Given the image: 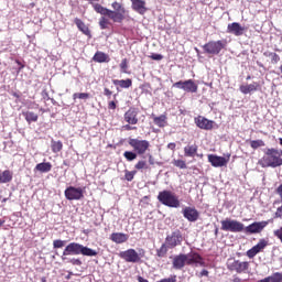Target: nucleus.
<instances>
[{
  "mask_svg": "<svg viewBox=\"0 0 282 282\" xmlns=\"http://www.w3.org/2000/svg\"><path fill=\"white\" fill-rule=\"evenodd\" d=\"M95 12L101 17H108L112 23H122L127 19L129 11L124 8L123 3L115 1L111 3V9L102 7V4H93Z\"/></svg>",
  "mask_w": 282,
  "mask_h": 282,
  "instance_id": "1",
  "label": "nucleus"
},
{
  "mask_svg": "<svg viewBox=\"0 0 282 282\" xmlns=\"http://www.w3.org/2000/svg\"><path fill=\"white\" fill-rule=\"evenodd\" d=\"M262 169H276L282 166V150L269 148L264 155L258 161Z\"/></svg>",
  "mask_w": 282,
  "mask_h": 282,
  "instance_id": "2",
  "label": "nucleus"
},
{
  "mask_svg": "<svg viewBox=\"0 0 282 282\" xmlns=\"http://www.w3.org/2000/svg\"><path fill=\"white\" fill-rule=\"evenodd\" d=\"M69 254H83L84 257H97L98 251L91 248L85 247L78 242H70L65 247L63 251L62 261H65L67 259L65 257H69Z\"/></svg>",
  "mask_w": 282,
  "mask_h": 282,
  "instance_id": "3",
  "label": "nucleus"
},
{
  "mask_svg": "<svg viewBox=\"0 0 282 282\" xmlns=\"http://www.w3.org/2000/svg\"><path fill=\"white\" fill-rule=\"evenodd\" d=\"M158 199L160 204H163V206H167V208H180L181 203L180 198L175 193L171 191H162L158 195Z\"/></svg>",
  "mask_w": 282,
  "mask_h": 282,
  "instance_id": "4",
  "label": "nucleus"
},
{
  "mask_svg": "<svg viewBox=\"0 0 282 282\" xmlns=\"http://www.w3.org/2000/svg\"><path fill=\"white\" fill-rule=\"evenodd\" d=\"M145 254L147 251L144 249H139V252L135 251V249H128L126 251H121L119 257L127 263H140Z\"/></svg>",
  "mask_w": 282,
  "mask_h": 282,
  "instance_id": "5",
  "label": "nucleus"
},
{
  "mask_svg": "<svg viewBox=\"0 0 282 282\" xmlns=\"http://www.w3.org/2000/svg\"><path fill=\"white\" fill-rule=\"evenodd\" d=\"M226 47V41H209L203 46L204 53L210 56H217L221 53V50Z\"/></svg>",
  "mask_w": 282,
  "mask_h": 282,
  "instance_id": "6",
  "label": "nucleus"
},
{
  "mask_svg": "<svg viewBox=\"0 0 282 282\" xmlns=\"http://www.w3.org/2000/svg\"><path fill=\"white\" fill-rule=\"evenodd\" d=\"M221 230L225 232H243L245 226L241 221L227 218L220 221Z\"/></svg>",
  "mask_w": 282,
  "mask_h": 282,
  "instance_id": "7",
  "label": "nucleus"
},
{
  "mask_svg": "<svg viewBox=\"0 0 282 282\" xmlns=\"http://www.w3.org/2000/svg\"><path fill=\"white\" fill-rule=\"evenodd\" d=\"M227 269L230 272H237V274H246L250 270V262L241 260H229Z\"/></svg>",
  "mask_w": 282,
  "mask_h": 282,
  "instance_id": "8",
  "label": "nucleus"
},
{
  "mask_svg": "<svg viewBox=\"0 0 282 282\" xmlns=\"http://www.w3.org/2000/svg\"><path fill=\"white\" fill-rule=\"evenodd\" d=\"M128 144L135 151L137 155H144L151 148V143L148 140L140 139H129Z\"/></svg>",
  "mask_w": 282,
  "mask_h": 282,
  "instance_id": "9",
  "label": "nucleus"
},
{
  "mask_svg": "<svg viewBox=\"0 0 282 282\" xmlns=\"http://www.w3.org/2000/svg\"><path fill=\"white\" fill-rule=\"evenodd\" d=\"M64 195L68 202H78L85 197V192L83 187L69 186L65 189Z\"/></svg>",
  "mask_w": 282,
  "mask_h": 282,
  "instance_id": "10",
  "label": "nucleus"
},
{
  "mask_svg": "<svg viewBox=\"0 0 282 282\" xmlns=\"http://www.w3.org/2000/svg\"><path fill=\"white\" fill-rule=\"evenodd\" d=\"M183 241L184 237L182 236V231H180V229H176L165 238V243L170 249L177 248V246H182Z\"/></svg>",
  "mask_w": 282,
  "mask_h": 282,
  "instance_id": "11",
  "label": "nucleus"
},
{
  "mask_svg": "<svg viewBox=\"0 0 282 282\" xmlns=\"http://www.w3.org/2000/svg\"><path fill=\"white\" fill-rule=\"evenodd\" d=\"M173 87L176 89H183V91H186L187 94H197V89H199V86H197L193 79L176 82L173 84Z\"/></svg>",
  "mask_w": 282,
  "mask_h": 282,
  "instance_id": "12",
  "label": "nucleus"
},
{
  "mask_svg": "<svg viewBox=\"0 0 282 282\" xmlns=\"http://www.w3.org/2000/svg\"><path fill=\"white\" fill-rule=\"evenodd\" d=\"M194 122L198 129H203L204 131H213L215 127V121L207 119L206 117L198 116L194 118Z\"/></svg>",
  "mask_w": 282,
  "mask_h": 282,
  "instance_id": "13",
  "label": "nucleus"
},
{
  "mask_svg": "<svg viewBox=\"0 0 282 282\" xmlns=\"http://www.w3.org/2000/svg\"><path fill=\"white\" fill-rule=\"evenodd\" d=\"M268 224V221H254L251 225L245 227L243 230L247 235H257L259 232H262L263 228H265Z\"/></svg>",
  "mask_w": 282,
  "mask_h": 282,
  "instance_id": "14",
  "label": "nucleus"
},
{
  "mask_svg": "<svg viewBox=\"0 0 282 282\" xmlns=\"http://www.w3.org/2000/svg\"><path fill=\"white\" fill-rule=\"evenodd\" d=\"M185 263L186 265H206V262H204V258H202V256L197 252H191L185 254Z\"/></svg>",
  "mask_w": 282,
  "mask_h": 282,
  "instance_id": "15",
  "label": "nucleus"
},
{
  "mask_svg": "<svg viewBox=\"0 0 282 282\" xmlns=\"http://www.w3.org/2000/svg\"><path fill=\"white\" fill-rule=\"evenodd\" d=\"M183 217L187 219V221L195 223L199 219V212L195 207H185L182 210Z\"/></svg>",
  "mask_w": 282,
  "mask_h": 282,
  "instance_id": "16",
  "label": "nucleus"
},
{
  "mask_svg": "<svg viewBox=\"0 0 282 282\" xmlns=\"http://www.w3.org/2000/svg\"><path fill=\"white\" fill-rule=\"evenodd\" d=\"M208 162L214 166L215 169H219L221 166H226L228 164L229 159H226L224 156H218L217 154H208Z\"/></svg>",
  "mask_w": 282,
  "mask_h": 282,
  "instance_id": "17",
  "label": "nucleus"
},
{
  "mask_svg": "<svg viewBox=\"0 0 282 282\" xmlns=\"http://www.w3.org/2000/svg\"><path fill=\"white\" fill-rule=\"evenodd\" d=\"M243 32H246V28L241 26L239 22H232L227 25L228 34H234V36H243Z\"/></svg>",
  "mask_w": 282,
  "mask_h": 282,
  "instance_id": "18",
  "label": "nucleus"
},
{
  "mask_svg": "<svg viewBox=\"0 0 282 282\" xmlns=\"http://www.w3.org/2000/svg\"><path fill=\"white\" fill-rule=\"evenodd\" d=\"M123 120L128 124H138V122L140 121L138 119V109L137 108H130L129 110H127L123 115Z\"/></svg>",
  "mask_w": 282,
  "mask_h": 282,
  "instance_id": "19",
  "label": "nucleus"
},
{
  "mask_svg": "<svg viewBox=\"0 0 282 282\" xmlns=\"http://www.w3.org/2000/svg\"><path fill=\"white\" fill-rule=\"evenodd\" d=\"M172 265L174 270H182V268L186 265V254L180 253L178 256H175L173 258Z\"/></svg>",
  "mask_w": 282,
  "mask_h": 282,
  "instance_id": "20",
  "label": "nucleus"
},
{
  "mask_svg": "<svg viewBox=\"0 0 282 282\" xmlns=\"http://www.w3.org/2000/svg\"><path fill=\"white\" fill-rule=\"evenodd\" d=\"M132 3V10L139 14H144L147 12V1L144 0H130Z\"/></svg>",
  "mask_w": 282,
  "mask_h": 282,
  "instance_id": "21",
  "label": "nucleus"
},
{
  "mask_svg": "<svg viewBox=\"0 0 282 282\" xmlns=\"http://www.w3.org/2000/svg\"><path fill=\"white\" fill-rule=\"evenodd\" d=\"M75 25H77V29L79 32L84 33L85 36H88V39H91V30H89V26L83 22V20L75 18L74 20Z\"/></svg>",
  "mask_w": 282,
  "mask_h": 282,
  "instance_id": "22",
  "label": "nucleus"
},
{
  "mask_svg": "<svg viewBox=\"0 0 282 282\" xmlns=\"http://www.w3.org/2000/svg\"><path fill=\"white\" fill-rule=\"evenodd\" d=\"M110 240H112L113 243H127V241H129V235L123 232H112L110 235Z\"/></svg>",
  "mask_w": 282,
  "mask_h": 282,
  "instance_id": "23",
  "label": "nucleus"
},
{
  "mask_svg": "<svg viewBox=\"0 0 282 282\" xmlns=\"http://www.w3.org/2000/svg\"><path fill=\"white\" fill-rule=\"evenodd\" d=\"M260 87L261 86L259 85V83H253L249 85H240L239 90L241 91V94L248 95L252 94V91H259Z\"/></svg>",
  "mask_w": 282,
  "mask_h": 282,
  "instance_id": "24",
  "label": "nucleus"
},
{
  "mask_svg": "<svg viewBox=\"0 0 282 282\" xmlns=\"http://www.w3.org/2000/svg\"><path fill=\"white\" fill-rule=\"evenodd\" d=\"M93 61L95 63H109V61H111V57H109V55L102 51H97L93 56Z\"/></svg>",
  "mask_w": 282,
  "mask_h": 282,
  "instance_id": "25",
  "label": "nucleus"
},
{
  "mask_svg": "<svg viewBox=\"0 0 282 282\" xmlns=\"http://www.w3.org/2000/svg\"><path fill=\"white\" fill-rule=\"evenodd\" d=\"M199 147L194 143V144H188L184 148V155L185 158H195V155H197V151H198Z\"/></svg>",
  "mask_w": 282,
  "mask_h": 282,
  "instance_id": "26",
  "label": "nucleus"
},
{
  "mask_svg": "<svg viewBox=\"0 0 282 282\" xmlns=\"http://www.w3.org/2000/svg\"><path fill=\"white\" fill-rule=\"evenodd\" d=\"M12 177H14V174L10 170L0 172V184H10V182H12Z\"/></svg>",
  "mask_w": 282,
  "mask_h": 282,
  "instance_id": "27",
  "label": "nucleus"
},
{
  "mask_svg": "<svg viewBox=\"0 0 282 282\" xmlns=\"http://www.w3.org/2000/svg\"><path fill=\"white\" fill-rule=\"evenodd\" d=\"M22 116L24 120H26L28 124H32V122H39V115L34 111H23Z\"/></svg>",
  "mask_w": 282,
  "mask_h": 282,
  "instance_id": "28",
  "label": "nucleus"
},
{
  "mask_svg": "<svg viewBox=\"0 0 282 282\" xmlns=\"http://www.w3.org/2000/svg\"><path fill=\"white\" fill-rule=\"evenodd\" d=\"M257 282H282V273L274 272L273 274H271L262 280H258Z\"/></svg>",
  "mask_w": 282,
  "mask_h": 282,
  "instance_id": "29",
  "label": "nucleus"
},
{
  "mask_svg": "<svg viewBox=\"0 0 282 282\" xmlns=\"http://www.w3.org/2000/svg\"><path fill=\"white\" fill-rule=\"evenodd\" d=\"M113 85H118L119 87H121V89H129V87H131V85H133V80H131V78L128 79H115L112 80Z\"/></svg>",
  "mask_w": 282,
  "mask_h": 282,
  "instance_id": "30",
  "label": "nucleus"
},
{
  "mask_svg": "<svg viewBox=\"0 0 282 282\" xmlns=\"http://www.w3.org/2000/svg\"><path fill=\"white\" fill-rule=\"evenodd\" d=\"M34 171H39V173H50L52 171V163L50 162H43L36 164Z\"/></svg>",
  "mask_w": 282,
  "mask_h": 282,
  "instance_id": "31",
  "label": "nucleus"
},
{
  "mask_svg": "<svg viewBox=\"0 0 282 282\" xmlns=\"http://www.w3.org/2000/svg\"><path fill=\"white\" fill-rule=\"evenodd\" d=\"M166 120H167L166 115H161L159 117L153 118L154 124H156V127H160L161 129H164V127H166L167 124Z\"/></svg>",
  "mask_w": 282,
  "mask_h": 282,
  "instance_id": "32",
  "label": "nucleus"
},
{
  "mask_svg": "<svg viewBox=\"0 0 282 282\" xmlns=\"http://www.w3.org/2000/svg\"><path fill=\"white\" fill-rule=\"evenodd\" d=\"M110 18H107V15H102L99 19V28L100 30H108L109 25H111V20H109Z\"/></svg>",
  "mask_w": 282,
  "mask_h": 282,
  "instance_id": "33",
  "label": "nucleus"
},
{
  "mask_svg": "<svg viewBox=\"0 0 282 282\" xmlns=\"http://www.w3.org/2000/svg\"><path fill=\"white\" fill-rule=\"evenodd\" d=\"M51 149H52L53 153H61V151H63V142L52 140Z\"/></svg>",
  "mask_w": 282,
  "mask_h": 282,
  "instance_id": "34",
  "label": "nucleus"
},
{
  "mask_svg": "<svg viewBox=\"0 0 282 282\" xmlns=\"http://www.w3.org/2000/svg\"><path fill=\"white\" fill-rule=\"evenodd\" d=\"M263 56H267L268 58H271V63L273 65H276V63H279V61H281V56H279V54H276V53L264 52Z\"/></svg>",
  "mask_w": 282,
  "mask_h": 282,
  "instance_id": "35",
  "label": "nucleus"
},
{
  "mask_svg": "<svg viewBox=\"0 0 282 282\" xmlns=\"http://www.w3.org/2000/svg\"><path fill=\"white\" fill-rule=\"evenodd\" d=\"M169 252V246L163 243L158 250H156V257H160L161 259L166 257V253Z\"/></svg>",
  "mask_w": 282,
  "mask_h": 282,
  "instance_id": "36",
  "label": "nucleus"
},
{
  "mask_svg": "<svg viewBox=\"0 0 282 282\" xmlns=\"http://www.w3.org/2000/svg\"><path fill=\"white\" fill-rule=\"evenodd\" d=\"M138 153L133 151H126L123 153V158L127 160V162H133V160H138Z\"/></svg>",
  "mask_w": 282,
  "mask_h": 282,
  "instance_id": "37",
  "label": "nucleus"
},
{
  "mask_svg": "<svg viewBox=\"0 0 282 282\" xmlns=\"http://www.w3.org/2000/svg\"><path fill=\"white\" fill-rule=\"evenodd\" d=\"M77 98L79 100H89L90 95H89V93H75V94H73V100H76Z\"/></svg>",
  "mask_w": 282,
  "mask_h": 282,
  "instance_id": "38",
  "label": "nucleus"
},
{
  "mask_svg": "<svg viewBox=\"0 0 282 282\" xmlns=\"http://www.w3.org/2000/svg\"><path fill=\"white\" fill-rule=\"evenodd\" d=\"M250 147L257 151V149H260V147H265V142L263 140H251Z\"/></svg>",
  "mask_w": 282,
  "mask_h": 282,
  "instance_id": "39",
  "label": "nucleus"
},
{
  "mask_svg": "<svg viewBox=\"0 0 282 282\" xmlns=\"http://www.w3.org/2000/svg\"><path fill=\"white\" fill-rule=\"evenodd\" d=\"M268 248V240L265 239H260L259 242L256 245V249H258V252H262Z\"/></svg>",
  "mask_w": 282,
  "mask_h": 282,
  "instance_id": "40",
  "label": "nucleus"
},
{
  "mask_svg": "<svg viewBox=\"0 0 282 282\" xmlns=\"http://www.w3.org/2000/svg\"><path fill=\"white\" fill-rule=\"evenodd\" d=\"M134 169H137V171L147 170V169H149V164L147 163V161L140 160V161H138L137 164L134 165Z\"/></svg>",
  "mask_w": 282,
  "mask_h": 282,
  "instance_id": "41",
  "label": "nucleus"
},
{
  "mask_svg": "<svg viewBox=\"0 0 282 282\" xmlns=\"http://www.w3.org/2000/svg\"><path fill=\"white\" fill-rule=\"evenodd\" d=\"M137 173H138L137 171L126 170L124 171V180H127V182H133V178L135 177Z\"/></svg>",
  "mask_w": 282,
  "mask_h": 282,
  "instance_id": "42",
  "label": "nucleus"
},
{
  "mask_svg": "<svg viewBox=\"0 0 282 282\" xmlns=\"http://www.w3.org/2000/svg\"><path fill=\"white\" fill-rule=\"evenodd\" d=\"M121 73L122 74H129V72H127V69H129V59L123 58L119 65Z\"/></svg>",
  "mask_w": 282,
  "mask_h": 282,
  "instance_id": "43",
  "label": "nucleus"
},
{
  "mask_svg": "<svg viewBox=\"0 0 282 282\" xmlns=\"http://www.w3.org/2000/svg\"><path fill=\"white\" fill-rule=\"evenodd\" d=\"M257 254H259V250L257 249L256 246H253L251 249H249V250L247 251V257H248L249 259H254V257H257Z\"/></svg>",
  "mask_w": 282,
  "mask_h": 282,
  "instance_id": "44",
  "label": "nucleus"
},
{
  "mask_svg": "<svg viewBox=\"0 0 282 282\" xmlns=\"http://www.w3.org/2000/svg\"><path fill=\"white\" fill-rule=\"evenodd\" d=\"M257 254H259V250L257 249L256 246H253L251 249H249V250L247 251V257H248L249 259H254V257H257Z\"/></svg>",
  "mask_w": 282,
  "mask_h": 282,
  "instance_id": "45",
  "label": "nucleus"
},
{
  "mask_svg": "<svg viewBox=\"0 0 282 282\" xmlns=\"http://www.w3.org/2000/svg\"><path fill=\"white\" fill-rule=\"evenodd\" d=\"M173 165L176 166V169H186V161L184 160H173Z\"/></svg>",
  "mask_w": 282,
  "mask_h": 282,
  "instance_id": "46",
  "label": "nucleus"
},
{
  "mask_svg": "<svg viewBox=\"0 0 282 282\" xmlns=\"http://www.w3.org/2000/svg\"><path fill=\"white\" fill-rule=\"evenodd\" d=\"M65 247V240H54L53 241V248L56 250L58 248H64Z\"/></svg>",
  "mask_w": 282,
  "mask_h": 282,
  "instance_id": "47",
  "label": "nucleus"
},
{
  "mask_svg": "<svg viewBox=\"0 0 282 282\" xmlns=\"http://www.w3.org/2000/svg\"><path fill=\"white\" fill-rule=\"evenodd\" d=\"M68 263H72V265H83V261H80V259H76V258L68 260Z\"/></svg>",
  "mask_w": 282,
  "mask_h": 282,
  "instance_id": "48",
  "label": "nucleus"
},
{
  "mask_svg": "<svg viewBox=\"0 0 282 282\" xmlns=\"http://www.w3.org/2000/svg\"><path fill=\"white\" fill-rule=\"evenodd\" d=\"M158 282H177V276L176 275H173L171 278H165V279H162Z\"/></svg>",
  "mask_w": 282,
  "mask_h": 282,
  "instance_id": "49",
  "label": "nucleus"
},
{
  "mask_svg": "<svg viewBox=\"0 0 282 282\" xmlns=\"http://www.w3.org/2000/svg\"><path fill=\"white\" fill-rule=\"evenodd\" d=\"M150 58L152 61H162V58H164V56L162 54H152V55H150Z\"/></svg>",
  "mask_w": 282,
  "mask_h": 282,
  "instance_id": "50",
  "label": "nucleus"
},
{
  "mask_svg": "<svg viewBox=\"0 0 282 282\" xmlns=\"http://www.w3.org/2000/svg\"><path fill=\"white\" fill-rule=\"evenodd\" d=\"M124 131H135L138 127H133L131 123L123 126Z\"/></svg>",
  "mask_w": 282,
  "mask_h": 282,
  "instance_id": "51",
  "label": "nucleus"
},
{
  "mask_svg": "<svg viewBox=\"0 0 282 282\" xmlns=\"http://www.w3.org/2000/svg\"><path fill=\"white\" fill-rule=\"evenodd\" d=\"M104 96L111 98V96H113V91H111L109 88H104Z\"/></svg>",
  "mask_w": 282,
  "mask_h": 282,
  "instance_id": "52",
  "label": "nucleus"
},
{
  "mask_svg": "<svg viewBox=\"0 0 282 282\" xmlns=\"http://www.w3.org/2000/svg\"><path fill=\"white\" fill-rule=\"evenodd\" d=\"M276 195H279L281 202H282V183L275 188Z\"/></svg>",
  "mask_w": 282,
  "mask_h": 282,
  "instance_id": "53",
  "label": "nucleus"
},
{
  "mask_svg": "<svg viewBox=\"0 0 282 282\" xmlns=\"http://www.w3.org/2000/svg\"><path fill=\"white\" fill-rule=\"evenodd\" d=\"M275 217H278L279 219H282V205L276 208Z\"/></svg>",
  "mask_w": 282,
  "mask_h": 282,
  "instance_id": "54",
  "label": "nucleus"
},
{
  "mask_svg": "<svg viewBox=\"0 0 282 282\" xmlns=\"http://www.w3.org/2000/svg\"><path fill=\"white\" fill-rule=\"evenodd\" d=\"M148 162H149V164H151V166H153V164H155V159L153 158V154L148 155Z\"/></svg>",
  "mask_w": 282,
  "mask_h": 282,
  "instance_id": "55",
  "label": "nucleus"
},
{
  "mask_svg": "<svg viewBox=\"0 0 282 282\" xmlns=\"http://www.w3.org/2000/svg\"><path fill=\"white\" fill-rule=\"evenodd\" d=\"M177 144H175V142H171L167 144V149H170V151H175Z\"/></svg>",
  "mask_w": 282,
  "mask_h": 282,
  "instance_id": "56",
  "label": "nucleus"
},
{
  "mask_svg": "<svg viewBox=\"0 0 282 282\" xmlns=\"http://www.w3.org/2000/svg\"><path fill=\"white\" fill-rule=\"evenodd\" d=\"M116 107H117L116 101H109L108 102V109L116 110Z\"/></svg>",
  "mask_w": 282,
  "mask_h": 282,
  "instance_id": "57",
  "label": "nucleus"
},
{
  "mask_svg": "<svg viewBox=\"0 0 282 282\" xmlns=\"http://www.w3.org/2000/svg\"><path fill=\"white\" fill-rule=\"evenodd\" d=\"M200 276H208V270L204 269V270L200 272Z\"/></svg>",
  "mask_w": 282,
  "mask_h": 282,
  "instance_id": "58",
  "label": "nucleus"
},
{
  "mask_svg": "<svg viewBox=\"0 0 282 282\" xmlns=\"http://www.w3.org/2000/svg\"><path fill=\"white\" fill-rule=\"evenodd\" d=\"M138 282H149V280H147V279H144V278H142V276H138Z\"/></svg>",
  "mask_w": 282,
  "mask_h": 282,
  "instance_id": "59",
  "label": "nucleus"
},
{
  "mask_svg": "<svg viewBox=\"0 0 282 282\" xmlns=\"http://www.w3.org/2000/svg\"><path fill=\"white\" fill-rule=\"evenodd\" d=\"M232 282H241V278L235 276V278L232 279Z\"/></svg>",
  "mask_w": 282,
  "mask_h": 282,
  "instance_id": "60",
  "label": "nucleus"
},
{
  "mask_svg": "<svg viewBox=\"0 0 282 282\" xmlns=\"http://www.w3.org/2000/svg\"><path fill=\"white\" fill-rule=\"evenodd\" d=\"M73 274H74L73 272H68V275H66L67 281H69V279H72Z\"/></svg>",
  "mask_w": 282,
  "mask_h": 282,
  "instance_id": "61",
  "label": "nucleus"
},
{
  "mask_svg": "<svg viewBox=\"0 0 282 282\" xmlns=\"http://www.w3.org/2000/svg\"><path fill=\"white\" fill-rule=\"evenodd\" d=\"M12 96H13L14 98H21V96H19V94H17V93H12Z\"/></svg>",
  "mask_w": 282,
  "mask_h": 282,
  "instance_id": "62",
  "label": "nucleus"
},
{
  "mask_svg": "<svg viewBox=\"0 0 282 282\" xmlns=\"http://www.w3.org/2000/svg\"><path fill=\"white\" fill-rule=\"evenodd\" d=\"M3 224H6V220L0 219V227L3 226Z\"/></svg>",
  "mask_w": 282,
  "mask_h": 282,
  "instance_id": "63",
  "label": "nucleus"
},
{
  "mask_svg": "<svg viewBox=\"0 0 282 282\" xmlns=\"http://www.w3.org/2000/svg\"><path fill=\"white\" fill-rule=\"evenodd\" d=\"M279 142H280V144H281V147H282V138L279 139Z\"/></svg>",
  "mask_w": 282,
  "mask_h": 282,
  "instance_id": "64",
  "label": "nucleus"
}]
</instances>
